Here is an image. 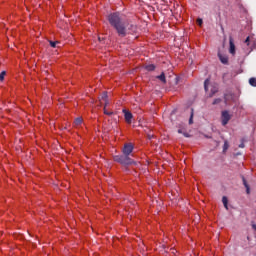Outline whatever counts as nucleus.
I'll list each match as a JSON object with an SVG mask.
<instances>
[{
	"mask_svg": "<svg viewBox=\"0 0 256 256\" xmlns=\"http://www.w3.org/2000/svg\"><path fill=\"white\" fill-rule=\"evenodd\" d=\"M108 22L117 32L118 37H127L129 33L137 32V25L125 19V16L119 12L109 14Z\"/></svg>",
	"mask_w": 256,
	"mask_h": 256,
	"instance_id": "obj_1",
	"label": "nucleus"
},
{
	"mask_svg": "<svg viewBox=\"0 0 256 256\" xmlns=\"http://www.w3.org/2000/svg\"><path fill=\"white\" fill-rule=\"evenodd\" d=\"M113 159L116 163H120V165H133V163H135V161L131 159V156H127L126 154L116 155Z\"/></svg>",
	"mask_w": 256,
	"mask_h": 256,
	"instance_id": "obj_2",
	"label": "nucleus"
},
{
	"mask_svg": "<svg viewBox=\"0 0 256 256\" xmlns=\"http://www.w3.org/2000/svg\"><path fill=\"white\" fill-rule=\"evenodd\" d=\"M122 153L128 157H131V153H133V144L131 143L125 144L122 149Z\"/></svg>",
	"mask_w": 256,
	"mask_h": 256,
	"instance_id": "obj_3",
	"label": "nucleus"
},
{
	"mask_svg": "<svg viewBox=\"0 0 256 256\" xmlns=\"http://www.w3.org/2000/svg\"><path fill=\"white\" fill-rule=\"evenodd\" d=\"M229 121H231V115L229 114V111H227V110L222 111V125H223V127H225V125H227V123H229Z\"/></svg>",
	"mask_w": 256,
	"mask_h": 256,
	"instance_id": "obj_4",
	"label": "nucleus"
},
{
	"mask_svg": "<svg viewBox=\"0 0 256 256\" xmlns=\"http://www.w3.org/2000/svg\"><path fill=\"white\" fill-rule=\"evenodd\" d=\"M229 45H230V48H229V53L231 55H235L236 51H235V42H233V37H229Z\"/></svg>",
	"mask_w": 256,
	"mask_h": 256,
	"instance_id": "obj_5",
	"label": "nucleus"
},
{
	"mask_svg": "<svg viewBox=\"0 0 256 256\" xmlns=\"http://www.w3.org/2000/svg\"><path fill=\"white\" fill-rule=\"evenodd\" d=\"M123 113L126 123H131V120L133 119V114L125 109L123 110Z\"/></svg>",
	"mask_w": 256,
	"mask_h": 256,
	"instance_id": "obj_6",
	"label": "nucleus"
},
{
	"mask_svg": "<svg viewBox=\"0 0 256 256\" xmlns=\"http://www.w3.org/2000/svg\"><path fill=\"white\" fill-rule=\"evenodd\" d=\"M218 57L221 61V63H223V65H227V63H229V58L221 53H218Z\"/></svg>",
	"mask_w": 256,
	"mask_h": 256,
	"instance_id": "obj_7",
	"label": "nucleus"
},
{
	"mask_svg": "<svg viewBox=\"0 0 256 256\" xmlns=\"http://www.w3.org/2000/svg\"><path fill=\"white\" fill-rule=\"evenodd\" d=\"M243 185L246 189L247 195L251 194V188L249 187V184L247 183V180L245 179V176H242Z\"/></svg>",
	"mask_w": 256,
	"mask_h": 256,
	"instance_id": "obj_8",
	"label": "nucleus"
},
{
	"mask_svg": "<svg viewBox=\"0 0 256 256\" xmlns=\"http://www.w3.org/2000/svg\"><path fill=\"white\" fill-rule=\"evenodd\" d=\"M100 99L104 101V103H109L107 92H103Z\"/></svg>",
	"mask_w": 256,
	"mask_h": 256,
	"instance_id": "obj_9",
	"label": "nucleus"
},
{
	"mask_svg": "<svg viewBox=\"0 0 256 256\" xmlns=\"http://www.w3.org/2000/svg\"><path fill=\"white\" fill-rule=\"evenodd\" d=\"M49 44L53 49H56L57 45H60L61 42L49 40Z\"/></svg>",
	"mask_w": 256,
	"mask_h": 256,
	"instance_id": "obj_10",
	"label": "nucleus"
},
{
	"mask_svg": "<svg viewBox=\"0 0 256 256\" xmlns=\"http://www.w3.org/2000/svg\"><path fill=\"white\" fill-rule=\"evenodd\" d=\"M222 203H223L225 209H229V206H228L229 200L227 199L226 196L222 197Z\"/></svg>",
	"mask_w": 256,
	"mask_h": 256,
	"instance_id": "obj_11",
	"label": "nucleus"
},
{
	"mask_svg": "<svg viewBox=\"0 0 256 256\" xmlns=\"http://www.w3.org/2000/svg\"><path fill=\"white\" fill-rule=\"evenodd\" d=\"M156 79H159L160 81H162V83H167V80L165 78V73H161V75L157 76Z\"/></svg>",
	"mask_w": 256,
	"mask_h": 256,
	"instance_id": "obj_12",
	"label": "nucleus"
},
{
	"mask_svg": "<svg viewBox=\"0 0 256 256\" xmlns=\"http://www.w3.org/2000/svg\"><path fill=\"white\" fill-rule=\"evenodd\" d=\"M195 114V110L191 108L190 118H189V125H193V117Z\"/></svg>",
	"mask_w": 256,
	"mask_h": 256,
	"instance_id": "obj_13",
	"label": "nucleus"
},
{
	"mask_svg": "<svg viewBox=\"0 0 256 256\" xmlns=\"http://www.w3.org/2000/svg\"><path fill=\"white\" fill-rule=\"evenodd\" d=\"M146 71H155V65L149 64L145 66Z\"/></svg>",
	"mask_w": 256,
	"mask_h": 256,
	"instance_id": "obj_14",
	"label": "nucleus"
},
{
	"mask_svg": "<svg viewBox=\"0 0 256 256\" xmlns=\"http://www.w3.org/2000/svg\"><path fill=\"white\" fill-rule=\"evenodd\" d=\"M81 123H83V118H81V117L76 118L75 121H74V124L76 126L81 125Z\"/></svg>",
	"mask_w": 256,
	"mask_h": 256,
	"instance_id": "obj_15",
	"label": "nucleus"
},
{
	"mask_svg": "<svg viewBox=\"0 0 256 256\" xmlns=\"http://www.w3.org/2000/svg\"><path fill=\"white\" fill-rule=\"evenodd\" d=\"M249 84H250L252 87H256V78H250V79H249Z\"/></svg>",
	"mask_w": 256,
	"mask_h": 256,
	"instance_id": "obj_16",
	"label": "nucleus"
},
{
	"mask_svg": "<svg viewBox=\"0 0 256 256\" xmlns=\"http://www.w3.org/2000/svg\"><path fill=\"white\" fill-rule=\"evenodd\" d=\"M219 90L217 89V87H213L211 89V93L209 94V97H213V95H215V93H217Z\"/></svg>",
	"mask_w": 256,
	"mask_h": 256,
	"instance_id": "obj_17",
	"label": "nucleus"
},
{
	"mask_svg": "<svg viewBox=\"0 0 256 256\" xmlns=\"http://www.w3.org/2000/svg\"><path fill=\"white\" fill-rule=\"evenodd\" d=\"M209 79H206L205 81H204V89H205V91H209Z\"/></svg>",
	"mask_w": 256,
	"mask_h": 256,
	"instance_id": "obj_18",
	"label": "nucleus"
},
{
	"mask_svg": "<svg viewBox=\"0 0 256 256\" xmlns=\"http://www.w3.org/2000/svg\"><path fill=\"white\" fill-rule=\"evenodd\" d=\"M5 75H7V72L6 71H2L0 73V81H4L5 80Z\"/></svg>",
	"mask_w": 256,
	"mask_h": 256,
	"instance_id": "obj_19",
	"label": "nucleus"
},
{
	"mask_svg": "<svg viewBox=\"0 0 256 256\" xmlns=\"http://www.w3.org/2000/svg\"><path fill=\"white\" fill-rule=\"evenodd\" d=\"M227 149H229V142L225 141L224 145H223V152L225 153V151H227Z\"/></svg>",
	"mask_w": 256,
	"mask_h": 256,
	"instance_id": "obj_20",
	"label": "nucleus"
},
{
	"mask_svg": "<svg viewBox=\"0 0 256 256\" xmlns=\"http://www.w3.org/2000/svg\"><path fill=\"white\" fill-rule=\"evenodd\" d=\"M219 103H221V98H216V99H214V101L212 102V105H219Z\"/></svg>",
	"mask_w": 256,
	"mask_h": 256,
	"instance_id": "obj_21",
	"label": "nucleus"
},
{
	"mask_svg": "<svg viewBox=\"0 0 256 256\" xmlns=\"http://www.w3.org/2000/svg\"><path fill=\"white\" fill-rule=\"evenodd\" d=\"M104 115L111 116L113 115V111H107V108L104 107Z\"/></svg>",
	"mask_w": 256,
	"mask_h": 256,
	"instance_id": "obj_22",
	"label": "nucleus"
},
{
	"mask_svg": "<svg viewBox=\"0 0 256 256\" xmlns=\"http://www.w3.org/2000/svg\"><path fill=\"white\" fill-rule=\"evenodd\" d=\"M197 24L199 25V27H201V25H203V19L198 18L197 19Z\"/></svg>",
	"mask_w": 256,
	"mask_h": 256,
	"instance_id": "obj_23",
	"label": "nucleus"
},
{
	"mask_svg": "<svg viewBox=\"0 0 256 256\" xmlns=\"http://www.w3.org/2000/svg\"><path fill=\"white\" fill-rule=\"evenodd\" d=\"M182 135H184V137H191V135H189V133H187V132H183Z\"/></svg>",
	"mask_w": 256,
	"mask_h": 256,
	"instance_id": "obj_24",
	"label": "nucleus"
},
{
	"mask_svg": "<svg viewBox=\"0 0 256 256\" xmlns=\"http://www.w3.org/2000/svg\"><path fill=\"white\" fill-rule=\"evenodd\" d=\"M239 147H240V149H244L245 148V143H241L240 145H239Z\"/></svg>",
	"mask_w": 256,
	"mask_h": 256,
	"instance_id": "obj_25",
	"label": "nucleus"
},
{
	"mask_svg": "<svg viewBox=\"0 0 256 256\" xmlns=\"http://www.w3.org/2000/svg\"><path fill=\"white\" fill-rule=\"evenodd\" d=\"M249 41H250V38H249V36L246 38V40H245V43L247 44V45H249Z\"/></svg>",
	"mask_w": 256,
	"mask_h": 256,
	"instance_id": "obj_26",
	"label": "nucleus"
},
{
	"mask_svg": "<svg viewBox=\"0 0 256 256\" xmlns=\"http://www.w3.org/2000/svg\"><path fill=\"white\" fill-rule=\"evenodd\" d=\"M178 133H180V134L183 135L184 132H183V130L179 129V130H178Z\"/></svg>",
	"mask_w": 256,
	"mask_h": 256,
	"instance_id": "obj_27",
	"label": "nucleus"
},
{
	"mask_svg": "<svg viewBox=\"0 0 256 256\" xmlns=\"http://www.w3.org/2000/svg\"><path fill=\"white\" fill-rule=\"evenodd\" d=\"M107 105H109V103L105 102V105H104L105 109H107Z\"/></svg>",
	"mask_w": 256,
	"mask_h": 256,
	"instance_id": "obj_28",
	"label": "nucleus"
},
{
	"mask_svg": "<svg viewBox=\"0 0 256 256\" xmlns=\"http://www.w3.org/2000/svg\"><path fill=\"white\" fill-rule=\"evenodd\" d=\"M149 137V139H153V136H148Z\"/></svg>",
	"mask_w": 256,
	"mask_h": 256,
	"instance_id": "obj_29",
	"label": "nucleus"
},
{
	"mask_svg": "<svg viewBox=\"0 0 256 256\" xmlns=\"http://www.w3.org/2000/svg\"><path fill=\"white\" fill-rule=\"evenodd\" d=\"M225 101H227V97H224Z\"/></svg>",
	"mask_w": 256,
	"mask_h": 256,
	"instance_id": "obj_30",
	"label": "nucleus"
},
{
	"mask_svg": "<svg viewBox=\"0 0 256 256\" xmlns=\"http://www.w3.org/2000/svg\"><path fill=\"white\" fill-rule=\"evenodd\" d=\"M98 39H99V41H101V37H99Z\"/></svg>",
	"mask_w": 256,
	"mask_h": 256,
	"instance_id": "obj_31",
	"label": "nucleus"
}]
</instances>
